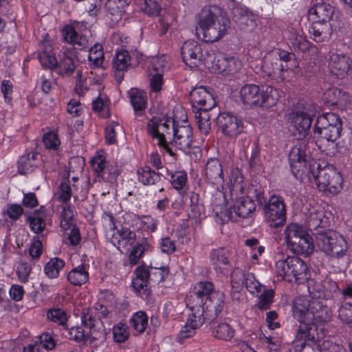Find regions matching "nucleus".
<instances>
[{
  "label": "nucleus",
  "instance_id": "f257e3e1",
  "mask_svg": "<svg viewBox=\"0 0 352 352\" xmlns=\"http://www.w3.org/2000/svg\"><path fill=\"white\" fill-rule=\"evenodd\" d=\"M225 295L215 291L210 281H200L195 284L187 297V305L191 310L201 309L210 319H216L224 307Z\"/></svg>",
  "mask_w": 352,
  "mask_h": 352
},
{
  "label": "nucleus",
  "instance_id": "f03ea898",
  "mask_svg": "<svg viewBox=\"0 0 352 352\" xmlns=\"http://www.w3.org/2000/svg\"><path fill=\"white\" fill-rule=\"evenodd\" d=\"M196 33L202 35L206 43L219 41L227 33L230 25V19L223 15L220 8L211 6L204 7L196 16Z\"/></svg>",
  "mask_w": 352,
  "mask_h": 352
},
{
  "label": "nucleus",
  "instance_id": "7ed1b4c3",
  "mask_svg": "<svg viewBox=\"0 0 352 352\" xmlns=\"http://www.w3.org/2000/svg\"><path fill=\"white\" fill-rule=\"evenodd\" d=\"M292 311L300 324H327L332 318L331 308L323 301L307 298H296L293 301Z\"/></svg>",
  "mask_w": 352,
  "mask_h": 352
},
{
  "label": "nucleus",
  "instance_id": "20e7f679",
  "mask_svg": "<svg viewBox=\"0 0 352 352\" xmlns=\"http://www.w3.org/2000/svg\"><path fill=\"white\" fill-rule=\"evenodd\" d=\"M290 167L296 177L307 175L312 168H318V162L311 159L309 142L306 139H298L288 155Z\"/></svg>",
  "mask_w": 352,
  "mask_h": 352
},
{
  "label": "nucleus",
  "instance_id": "39448f33",
  "mask_svg": "<svg viewBox=\"0 0 352 352\" xmlns=\"http://www.w3.org/2000/svg\"><path fill=\"white\" fill-rule=\"evenodd\" d=\"M322 337V330L316 325L300 324L292 347L286 352H321L319 342Z\"/></svg>",
  "mask_w": 352,
  "mask_h": 352
},
{
  "label": "nucleus",
  "instance_id": "423d86ee",
  "mask_svg": "<svg viewBox=\"0 0 352 352\" xmlns=\"http://www.w3.org/2000/svg\"><path fill=\"white\" fill-rule=\"evenodd\" d=\"M175 122L170 118H153L146 126L148 133L157 140V145L170 156L175 153L170 146L173 144Z\"/></svg>",
  "mask_w": 352,
  "mask_h": 352
},
{
  "label": "nucleus",
  "instance_id": "0eeeda50",
  "mask_svg": "<svg viewBox=\"0 0 352 352\" xmlns=\"http://www.w3.org/2000/svg\"><path fill=\"white\" fill-rule=\"evenodd\" d=\"M310 170L306 176L309 179L312 177L320 190L336 195L342 189V176L333 166L322 167L318 163V168H315L314 170L311 168Z\"/></svg>",
  "mask_w": 352,
  "mask_h": 352
},
{
  "label": "nucleus",
  "instance_id": "6e6552de",
  "mask_svg": "<svg viewBox=\"0 0 352 352\" xmlns=\"http://www.w3.org/2000/svg\"><path fill=\"white\" fill-rule=\"evenodd\" d=\"M315 241L321 251L336 258L342 257L348 250L344 238L331 229L323 232H317Z\"/></svg>",
  "mask_w": 352,
  "mask_h": 352
},
{
  "label": "nucleus",
  "instance_id": "1a4fd4ad",
  "mask_svg": "<svg viewBox=\"0 0 352 352\" xmlns=\"http://www.w3.org/2000/svg\"><path fill=\"white\" fill-rule=\"evenodd\" d=\"M316 113V107L311 104H307L301 108L294 109L289 114L290 126L293 135L297 139H305L309 133L313 118Z\"/></svg>",
  "mask_w": 352,
  "mask_h": 352
},
{
  "label": "nucleus",
  "instance_id": "9d476101",
  "mask_svg": "<svg viewBox=\"0 0 352 352\" xmlns=\"http://www.w3.org/2000/svg\"><path fill=\"white\" fill-rule=\"evenodd\" d=\"M265 219L270 226L279 228L286 222V205L284 199L276 195L270 197L267 204L263 206Z\"/></svg>",
  "mask_w": 352,
  "mask_h": 352
},
{
  "label": "nucleus",
  "instance_id": "9b49d317",
  "mask_svg": "<svg viewBox=\"0 0 352 352\" xmlns=\"http://www.w3.org/2000/svg\"><path fill=\"white\" fill-rule=\"evenodd\" d=\"M309 295L306 296L312 299L334 302L340 295V287L336 282L325 279L321 283H314L308 287Z\"/></svg>",
  "mask_w": 352,
  "mask_h": 352
},
{
  "label": "nucleus",
  "instance_id": "f8f14e48",
  "mask_svg": "<svg viewBox=\"0 0 352 352\" xmlns=\"http://www.w3.org/2000/svg\"><path fill=\"white\" fill-rule=\"evenodd\" d=\"M216 124L223 135L231 138L237 137L244 128L240 118L228 112L219 113L216 117Z\"/></svg>",
  "mask_w": 352,
  "mask_h": 352
},
{
  "label": "nucleus",
  "instance_id": "ddd939ff",
  "mask_svg": "<svg viewBox=\"0 0 352 352\" xmlns=\"http://www.w3.org/2000/svg\"><path fill=\"white\" fill-rule=\"evenodd\" d=\"M342 130V126H340L336 128L314 125V138L319 149L325 151L330 149V146L333 147V144L340 137Z\"/></svg>",
  "mask_w": 352,
  "mask_h": 352
},
{
  "label": "nucleus",
  "instance_id": "4468645a",
  "mask_svg": "<svg viewBox=\"0 0 352 352\" xmlns=\"http://www.w3.org/2000/svg\"><path fill=\"white\" fill-rule=\"evenodd\" d=\"M91 165L98 178L111 184L116 182L120 174L118 168L113 163L107 162L104 155H95L91 160Z\"/></svg>",
  "mask_w": 352,
  "mask_h": 352
},
{
  "label": "nucleus",
  "instance_id": "2eb2a0df",
  "mask_svg": "<svg viewBox=\"0 0 352 352\" xmlns=\"http://www.w3.org/2000/svg\"><path fill=\"white\" fill-rule=\"evenodd\" d=\"M190 100L193 112L197 110H214L216 106L212 89L203 86L195 87L191 90Z\"/></svg>",
  "mask_w": 352,
  "mask_h": 352
},
{
  "label": "nucleus",
  "instance_id": "dca6fc26",
  "mask_svg": "<svg viewBox=\"0 0 352 352\" xmlns=\"http://www.w3.org/2000/svg\"><path fill=\"white\" fill-rule=\"evenodd\" d=\"M192 314L187 319L184 327L181 329L178 336L177 341L182 342V339L188 338L195 334L196 329H199L206 320L213 321L214 319H210L209 316L203 314L201 309L191 310Z\"/></svg>",
  "mask_w": 352,
  "mask_h": 352
},
{
  "label": "nucleus",
  "instance_id": "f3484780",
  "mask_svg": "<svg viewBox=\"0 0 352 352\" xmlns=\"http://www.w3.org/2000/svg\"><path fill=\"white\" fill-rule=\"evenodd\" d=\"M212 67L215 73L223 76H234L241 69L242 63L237 58L219 54L214 57Z\"/></svg>",
  "mask_w": 352,
  "mask_h": 352
},
{
  "label": "nucleus",
  "instance_id": "a211bd4d",
  "mask_svg": "<svg viewBox=\"0 0 352 352\" xmlns=\"http://www.w3.org/2000/svg\"><path fill=\"white\" fill-rule=\"evenodd\" d=\"M203 176L205 181L217 187L222 186L224 184L223 166L218 158L209 159L204 166Z\"/></svg>",
  "mask_w": 352,
  "mask_h": 352
},
{
  "label": "nucleus",
  "instance_id": "6ab92c4d",
  "mask_svg": "<svg viewBox=\"0 0 352 352\" xmlns=\"http://www.w3.org/2000/svg\"><path fill=\"white\" fill-rule=\"evenodd\" d=\"M306 224L309 230L316 237L317 232L329 230L330 221L322 209L314 208L309 211Z\"/></svg>",
  "mask_w": 352,
  "mask_h": 352
},
{
  "label": "nucleus",
  "instance_id": "aec40b11",
  "mask_svg": "<svg viewBox=\"0 0 352 352\" xmlns=\"http://www.w3.org/2000/svg\"><path fill=\"white\" fill-rule=\"evenodd\" d=\"M182 59L191 68L197 67L201 63L202 49L195 41L184 42L181 48Z\"/></svg>",
  "mask_w": 352,
  "mask_h": 352
},
{
  "label": "nucleus",
  "instance_id": "412c9836",
  "mask_svg": "<svg viewBox=\"0 0 352 352\" xmlns=\"http://www.w3.org/2000/svg\"><path fill=\"white\" fill-rule=\"evenodd\" d=\"M173 140L175 145L180 150L186 151L192 143V129L188 121L182 124H176L173 130Z\"/></svg>",
  "mask_w": 352,
  "mask_h": 352
},
{
  "label": "nucleus",
  "instance_id": "4be33fe9",
  "mask_svg": "<svg viewBox=\"0 0 352 352\" xmlns=\"http://www.w3.org/2000/svg\"><path fill=\"white\" fill-rule=\"evenodd\" d=\"M232 15L233 20L241 30L251 31L256 25V16L245 6H234L232 9Z\"/></svg>",
  "mask_w": 352,
  "mask_h": 352
},
{
  "label": "nucleus",
  "instance_id": "5701e85b",
  "mask_svg": "<svg viewBox=\"0 0 352 352\" xmlns=\"http://www.w3.org/2000/svg\"><path fill=\"white\" fill-rule=\"evenodd\" d=\"M229 251L225 248L213 249L210 254V260L219 276H226L229 272Z\"/></svg>",
  "mask_w": 352,
  "mask_h": 352
},
{
  "label": "nucleus",
  "instance_id": "b1692460",
  "mask_svg": "<svg viewBox=\"0 0 352 352\" xmlns=\"http://www.w3.org/2000/svg\"><path fill=\"white\" fill-rule=\"evenodd\" d=\"M135 240V232L129 228H124L117 230L113 234L111 239L112 244L121 252L128 251L134 244Z\"/></svg>",
  "mask_w": 352,
  "mask_h": 352
},
{
  "label": "nucleus",
  "instance_id": "393cba45",
  "mask_svg": "<svg viewBox=\"0 0 352 352\" xmlns=\"http://www.w3.org/2000/svg\"><path fill=\"white\" fill-rule=\"evenodd\" d=\"M335 12L333 6L329 0H316V2L309 10V15L313 20L322 22H329Z\"/></svg>",
  "mask_w": 352,
  "mask_h": 352
},
{
  "label": "nucleus",
  "instance_id": "a878e982",
  "mask_svg": "<svg viewBox=\"0 0 352 352\" xmlns=\"http://www.w3.org/2000/svg\"><path fill=\"white\" fill-rule=\"evenodd\" d=\"M131 65V56L127 50H121L116 53L113 59L112 67L117 82L120 83L122 81L124 73Z\"/></svg>",
  "mask_w": 352,
  "mask_h": 352
},
{
  "label": "nucleus",
  "instance_id": "bb28decb",
  "mask_svg": "<svg viewBox=\"0 0 352 352\" xmlns=\"http://www.w3.org/2000/svg\"><path fill=\"white\" fill-rule=\"evenodd\" d=\"M351 67L350 58L344 54H333L329 61L330 72L338 78H344L348 73Z\"/></svg>",
  "mask_w": 352,
  "mask_h": 352
},
{
  "label": "nucleus",
  "instance_id": "cd10ccee",
  "mask_svg": "<svg viewBox=\"0 0 352 352\" xmlns=\"http://www.w3.org/2000/svg\"><path fill=\"white\" fill-rule=\"evenodd\" d=\"M234 203L232 206L236 217L248 218L251 217L256 210L254 201L249 197H238L237 195L234 196Z\"/></svg>",
  "mask_w": 352,
  "mask_h": 352
},
{
  "label": "nucleus",
  "instance_id": "c85d7f7f",
  "mask_svg": "<svg viewBox=\"0 0 352 352\" xmlns=\"http://www.w3.org/2000/svg\"><path fill=\"white\" fill-rule=\"evenodd\" d=\"M332 31V27L329 22H322L318 20H313L309 28L310 37L317 43L328 41Z\"/></svg>",
  "mask_w": 352,
  "mask_h": 352
},
{
  "label": "nucleus",
  "instance_id": "c756f323",
  "mask_svg": "<svg viewBox=\"0 0 352 352\" xmlns=\"http://www.w3.org/2000/svg\"><path fill=\"white\" fill-rule=\"evenodd\" d=\"M62 36L66 43L72 45L76 49L82 50L89 46L87 36L79 34L72 25H66L62 30Z\"/></svg>",
  "mask_w": 352,
  "mask_h": 352
},
{
  "label": "nucleus",
  "instance_id": "7c9ffc66",
  "mask_svg": "<svg viewBox=\"0 0 352 352\" xmlns=\"http://www.w3.org/2000/svg\"><path fill=\"white\" fill-rule=\"evenodd\" d=\"M38 153L26 150L18 161V171L21 175L30 173L38 166Z\"/></svg>",
  "mask_w": 352,
  "mask_h": 352
},
{
  "label": "nucleus",
  "instance_id": "2f4dec72",
  "mask_svg": "<svg viewBox=\"0 0 352 352\" xmlns=\"http://www.w3.org/2000/svg\"><path fill=\"white\" fill-rule=\"evenodd\" d=\"M127 94L135 115H143L147 104L146 94L142 90L132 88L128 91Z\"/></svg>",
  "mask_w": 352,
  "mask_h": 352
},
{
  "label": "nucleus",
  "instance_id": "473e14b6",
  "mask_svg": "<svg viewBox=\"0 0 352 352\" xmlns=\"http://www.w3.org/2000/svg\"><path fill=\"white\" fill-rule=\"evenodd\" d=\"M262 67L263 72L267 76L280 75L285 70L292 69V66L279 63L272 53L265 56Z\"/></svg>",
  "mask_w": 352,
  "mask_h": 352
},
{
  "label": "nucleus",
  "instance_id": "72a5a7b5",
  "mask_svg": "<svg viewBox=\"0 0 352 352\" xmlns=\"http://www.w3.org/2000/svg\"><path fill=\"white\" fill-rule=\"evenodd\" d=\"M240 96L243 103L250 106H258L261 98L260 87L254 84H247L241 87Z\"/></svg>",
  "mask_w": 352,
  "mask_h": 352
},
{
  "label": "nucleus",
  "instance_id": "f704fd0d",
  "mask_svg": "<svg viewBox=\"0 0 352 352\" xmlns=\"http://www.w3.org/2000/svg\"><path fill=\"white\" fill-rule=\"evenodd\" d=\"M287 248L294 253L309 256L313 252L314 244L308 233L301 236L296 241L289 245Z\"/></svg>",
  "mask_w": 352,
  "mask_h": 352
},
{
  "label": "nucleus",
  "instance_id": "c9c22d12",
  "mask_svg": "<svg viewBox=\"0 0 352 352\" xmlns=\"http://www.w3.org/2000/svg\"><path fill=\"white\" fill-rule=\"evenodd\" d=\"M195 119L201 133L208 135L211 131V118L215 115L213 110H197L194 111Z\"/></svg>",
  "mask_w": 352,
  "mask_h": 352
},
{
  "label": "nucleus",
  "instance_id": "e433bc0d",
  "mask_svg": "<svg viewBox=\"0 0 352 352\" xmlns=\"http://www.w3.org/2000/svg\"><path fill=\"white\" fill-rule=\"evenodd\" d=\"M291 275L292 282L307 278L308 267L305 262L298 256H291Z\"/></svg>",
  "mask_w": 352,
  "mask_h": 352
},
{
  "label": "nucleus",
  "instance_id": "4c0bfd02",
  "mask_svg": "<svg viewBox=\"0 0 352 352\" xmlns=\"http://www.w3.org/2000/svg\"><path fill=\"white\" fill-rule=\"evenodd\" d=\"M68 281L73 285L80 286L89 280V272L85 265L73 268L67 274Z\"/></svg>",
  "mask_w": 352,
  "mask_h": 352
},
{
  "label": "nucleus",
  "instance_id": "58836bf2",
  "mask_svg": "<svg viewBox=\"0 0 352 352\" xmlns=\"http://www.w3.org/2000/svg\"><path fill=\"white\" fill-rule=\"evenodd\" d=\"M289 40L295 50L301 52H307L311 46L310 42L307 39L306 36L302 30H295L290 32Z\"/></svg>",
  "mask_w": 352,
  "mask_h": 352
},
{
  "label": "nucleus",
  "instance_id": "ea45409f",
  "mask_svg": "<svg viewBox=\"0 0 352 352\" xmlns=\"http://www.w3.org/2000/svg\"><path fill=\"white\" fill-rule=\"evenodd\" d=\"M138 179L144 186H151L161 181V175L146 166L138 170Z\"/></svg>",
  "mask_w": 352,
  "mask_h": 352
},
{
  "label": "nucleus",
  "instance_id": "a19ab883",
  "mask_svg": "<svg viewBox=\"0 0 352 352\" xmlns=\"http://www.w3.org/2000/svg\"><path fill=\"white\" fill-rule=\"evenodd\" d=\"M328 96H333V98L329 100V102L331 104L338 106L341 108L351 106L352 97L346 92L339 89H330L327 92Z\"/></svg>",
  "mask_w": 352,
  "mask_h": 352
},
{
  "label": "nucleus",
  "instance_id": "79ce46f5",
  "mask_svg": "<svg viewBox=\"0 0 352 352\" xmlns=\"http://www.w3.org/2000/svg\"><path fill=\"white\" fill-rule=\"evenodd\" d=\"M280 95L278 91L272 86H267L265 89L261 92V98L258 103L259 107H272L274 106L278 99Z\"/></svg>",
  "mask_w": 352,
  "mask_h": 352
},
{
  "label": "nucleus",
  "instance_id": "37998d69",
  "mask_svg": "<svg viewBox=\"0 0 352 352\" xmlns=\"http://www.w3.org/2000/svg\"><path fill=\"white\" fill-rule=\"evenodd\" d=\"M306 233L307 231L298 223H292L287 225L284 230L287 246L293 242L295 243V241L301 236H305Z\"/></svg>",
  "mask_w": 352,
  "mask_h": 352
},
{
  "label": "nucleus",
  "instance_id": "c03bdc74",
  "mask_svg": "<svg viewBox=\"0 0 352 352\" xmlns=\"http://www.w3.org/2000/svg\"><path fill=\"white\" fill-rule=\"evenodd\" d=\"M65 262L58 257L51 258L44 267V272L50 278H56L60 270L65 267Z\"/></svg>",
  "mask_w": 352,
  "mask_h": 352
},
{
  "label": "nucleus",
  "instance_id": "a18cd8bd",
  "mask_svg": "<svg viewBox=\"0 0 352 352\" xmlns=\"http://www.w3.org/2000/svg\"><path fill=\"white\" fill-rule=\"evenodd\" d=\"M148 316L144 311H139L133 314L129 320V324L135 331L142 333L148 326Z\"/></svg>",
  "mask_w": 352,
  "mask_h": 352
},
{
  "label": "nucleus",
  "instance_id": "49530a36",
  "mask_svg": "<svg viewBox=\"0 0 352 352\" xmlns=\"http://www.w3.org/2000/svg\"><path fill=\"white\" fill-rule=\"evenodd\" d=\"M290 266L291 256H287L285 258L279 259L276 262V271L278 275L287 282H292Z\"/></svg>",
  "mask_w": 352,
  "mask_h": 352
},
{
  "label": "nucleus",
  "instance_id": "de8ad7c7",
  "mask_svg": "<svg viewBox=\"0 0 352 352\" xmlns=\"http://www.w3.org/2000/svg\"><path fill=\"white\" fill-rule=\"evenodd\" d=\"M230 182L231 183L230 187V196L231 199H234V196L238 192H242L244 190L243 186V177L239 169H234L232 170L230 176Z\"/></svg>",
  "mask_w": 352,
  "mask_h": 352
},
{
  "label": "nucleus",
  "instance_id": "09e8293b",
  "mask_svg": "<svg viewBox=\"0 0 352 352\" xmlns=\"http://www.w3.org/2000/svg\"><path fill=\"white\" fill-rule=\"evenodd\" d=\"M314 125L322 126H335L338 128V126H342V120L340 117L334 113H327L318 118L316 122Z\"/></svg>",
  "mask_w": 352,
  "mask_h": 352
},
{
  "label": "nucleus",
  "instance_id": "8fccbe9b",
  "mask_svg": "<svg viewBox=\"0 0 352 352\" xmlns=\"http://www.w3.org/2000/svg\"><path fill=\"white\" fill-rule=\"evenodd\" d=\"M149 244L146 239H142L133 247L129 256V260L131 265H136L144 252L148 250Z\"/></svg>",
  "mask_w": 352,
  "mask_h": 352
},
{
  "label": "nucleus",
  "instance_id": "3c124183",
  "mask_svg": "<svg viewBox=\"0 0 352 352\" xmlns=\"http://www.w3.org/2000/svg\"><path fill=\"white\" fill-rule=\"evenodd\" d=\"M132 0H108L105 7L111 15H120L125 12V8Z\"/></svg>",
  "mask_w": 352,
  "mask_h": 352
},
{
  "label": "nucleus",
  "instance_id": "603ef678",
  "mask_svg": "<svg viewBox=\"0 0 352 352\" xmlns=\"http://www.w3.org/2000/svg\"><path fill=\"white\" fill-rule=\"evenodd\" d=\"M190 199V208L192 217L195 219H202L205 217V207L203 204L200 202L199 195L192 192Z\"/></svg>",
  "mask_w": 352,
  "mask_h": 352
},
{
  "label": "nucleus",
  "instance_id": "864d4df0",
  "mask_svg": "<svg viewBox=\"0 0 352 352\" xmlns=\"http://www.w3.org/2000/svg\"><path fill=\"white\" fill-rule=\"evenodd\" d=\"M57 66L60 74L67 76H72L76 68L74 59L65 54L60 58L59 63H58Z\"/></svg>",
  "mask_w": 352,
  "mask_h": 352
},
{
  "label": "nucleus",
  "instance_id": "5fc2aeb1",
  "mask_svg": "<svg viewBox=\"0 0 352 352\" xmlns=\"http://www.w3.org/2000/svg\"><path fill=\"white\" fill-rule=\"evenodd\" d=\"M89 62L95 67H99L102 65L104 61L103 47L100 43H96L89 50L88 56Z\"/></svg>",
  "mask_w": 352,
  "mask_h": 352
},
{
  "label": "nucleus",
  "instance_id": "6e6d98bb",
  "mask_svg": "<svg viewBox=\"0 0 352 352\" xmlns=\"http://www.w3.org/2000/svg\"><path fill=\"white\" fill-rule=\"evenodd\" d=\"M141 6V10L149 16H158L162 10L157 0H135Z\"/></svg>",
  "mask_w": 352,
  "mask_h": 352
},
{
  "label": "nucleus",
  "instance_id": "4d7b16f0",
  "mask_svg": "<svg viewBox=\"0 0 352 352\" xmlns=\"http://www.w3.org/2000/svg\"><path fill=\"white\" fill-rule=\"evenodd\" d=\"M247 273L239 267H234L230 274V283L233 289L236 291L243 288L246 278Z\"/></svg>",
  "mask_w": 352,
  "mask_h": 352
},
{
  "label": "nucleus",
  "instance_id": "13d9d810",
  "mask_svg": "<svg viewBox=\"0 0 352 352\" xmlns=\"http://www.w3.org/2000/svg\"><path fill=\"white\" fill-rule=\"evenodd\" d=\"M81 322L83 326L90 329V333H93L96 327L101 323L99 319L96 318L92 312L88 309H84L81 314Z\"/></svg>",
  "mask_w": 352,
  "mask_h": 352
},
{
  "label": "nucleus",
  "instance_id": "bf43d9fd",
  "mask_svg": "<svg viewBox=\"0 0 352 352\" xmlns=\"http://www.w3.org/2000/svg\"><path fill=\"white\" fill-rule=\"evenodd\" d=\"M338 318L342 323L352 327V302L341 304L338 309Z\"/></svg>",
  "mask_w": 352,
  "mask_h": 352
},
{
  "label": "nucleus",
  "instance_id": "052dcab7",
  "mask_svg": "<svg viewBox=\"0 0 352 352\" xmlns=\"http://www.w3.org/2000/svg\"><path fill=\"white\" fill-rule=\"evenodd\" d=\"M244 285L250 294L256 296H258L264 289V286L256 279L254 275L251 272L247 273Z\"/></svg>",
  "mask_w": 352,
  "mask_h": 352
},
{
  "label": "nucleus",
  "instance_id": "680f3d73",
  "mask_svg": "<svg viewBox=\"0 0 352 352\" xmlns=\"http://www.w3.org/2000/svg\"><path fill=\"white\" fill-rule=\"evenodd\" d=\"M212 334L219 339L229 340L233 338L234 331L228 324L221 323L213 329Z\"/></svg>",
  "mask_w": 352,
  "mask_h": 352
},
{
  "label": "nucleus",
  "instance_id": "e2e57ef3",
  "mask_svg": "<svg viewBox=\"0 0 352 352\" xmlns=\"http://www.w3.org/2000/svg\"><path fill=\"white\" fill-rule=\"evenodd\" d=\"M26 221L29 223L31 230L35 233H41L45 228V219L39 214L34 213L33 215L28 216Z\"/></svg>",
  "mask_w": 352,
  "mask_h": 352
},
{
  "label": "nucleus",
  "instance_id": "0e129e2a",
  "mask_svg": "<svg viewBox=\"0 0 352 352\" xmlns=\"http://www.w3.org/2000/svg\"><path fill=\"white\" fill-rule=\"evenodd\" d=\"M271 53L278 59L279 63L292 66V69L296 67L294 55L293 54L280 49H276Z\"/></svg>",
  "mask_w": 352,
  "mask_h": 352
},
{
  "label": "nucleus",
  "instance_id": "69168bd1",
  "mask_svg": "<svg viewBox=\"0 0 352 352\" xmlns=\"http://www.w3.org/2000/svg\"><path fill=\"white\" fill-rule=\"evenodd\" d=\"M274 296V291L272 289H265L259 294L258 302L257 307L259 309L265 310L270 308L271 304L273 302V298Z\"/></svg>",
  "mask_w": 352,
  "mask_h": 352
},
{
  "label": "nucleus",
  "instance_id": "338daca9",
  "mask_svg": "<svg viewBox=\"0 0 352 352\" xmlns=\"http://www.w3.org/2000/svg\"><path fill=\"white\" fill-rule=\"evenodd\" d=\"M47 317L51 321L64 326L67 320L66 312L60 308L50 309L47 312Z\"/></svg>",
  "mask_w": 352,
  "mask_h": 352
},
{
  "label": "nucleus",
  "instance_id": "774afa93",
  "mask_svg": "<svg viewBox=\"0 0 352 352\" xmlns=\"http://www.w3.org/2000/svg\"><path fill=\"white\" fill-rule=\"evenodd\" d=\"M113 338L118 343L124 342L129 338L128 327L124 323H118L113 328Z\"/></svg>",
  "mask_w": 352,
  "mask_h": 352
}]
</instances>
